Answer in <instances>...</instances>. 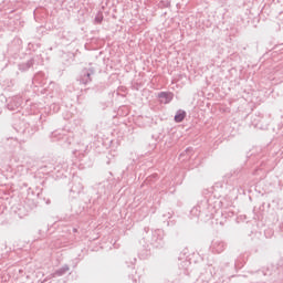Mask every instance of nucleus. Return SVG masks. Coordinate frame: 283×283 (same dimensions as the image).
<instances>
[{
  "label": "nucleus",
  "mask_w": 283,
  "mask_h": 283,
  "mask_svg": "<svg viewBox=\"0 0 283 283\" xmlns=\"http://www.w3.org/2000/svg\"><path fill=\"white\" fill-rule=\"evenodd\" d=\"M92 74H94V72H90L88 70H84L82 72L80 83H82L83 85H87V83H92Z\"/></svg>",
  "instance_id": "2"
},
{
  "label": "nucleus",
  "mask_w": 283,
  "mask_h": 283,
  "mask_svg": "<svg viewBox=\"0 0 283 283\" xmlns=\"http://www.w3.org/2000/svg\"><path fill=\"white\" fill-rule=\"evenodd\" d=\"M95 23H103V13H97L96 14Z\"/></svg>",
  "instance_id": "4"
},
{
  "label": "nucleus",
  "mask_w": 283,
  "mask_h": 283,
  "mask_svg": "<svg viewBox=\"0 0 283 283\" xmlns=\"http://www.w3.org/2000/svg\"><path fill=\"white\" fill-rule=\"evenodd\" d=\"M27 65V69L30 70V67H32V65H34V61L33 60H30L25 63Z\"/></svg>",
  "instance_id": "5"
},
{
  "label": "nucleus",
  "mask_w": 283,
  "mask_h": 283,
  "mask_svg": "<svg viewBox=\"0 0 283 283\" xmlns=\"http://www.w3.org/2000/svg\"><path fill=\"white\" fill-rule=\"evenodd\" d=\"M157 97L159 99V103H161V105H168V103L174 101V93L160 92Z\"/></svg>",
  "instance_id": "1"
},
{
  "label": "nucleus",
  "mask_w": 283,
  "mask_h": 283,
  "mask_svg": "<svg viewBox=\"0 0 283 283\" xmlns=\"http://www.w3.org/2000/svg\"><path fill=\"white\" fill-rule=\"evenodd\" d=\"M186 117H187V113L185 111L180 109L175 115V120H176V123H182Z\"/></svg>",
  "instance_id": "3"
}]
</instances>
